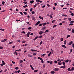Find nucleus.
I'll return each instance as SVG.
<instances>
[{"instance_id": "nucleus-8", "label": "nucleus", "mask_w": 74, "mask_h": 74, "mask_svg": "<svg viewBox=\"0 0 74 74\" xmlns=\"http://www.w3.org/2000/svg\"><path fill=\"white\" fill-rule=\"evenodd\" d=\"M30 66L31 69H32V70H34V68H33V66H32V65H30Z\"/></svg>"}, {"instance_id": "nucleus-22", "label": "nucleus", "mask_w": 74, "mask_h": 74, "mask_svg": "<svg viewBox=\"0 0 74 74\" xmlns=\"http://www.w3.org/2000/svg\"><path fill=\"white\" fill-rule=\"evenodd\" d=\"M0 30H1V31H4V29H0Z\"/></svg>"}, {"instance_id": "nucleus-61", "label": "nucleus", "mask_w": 74, "mask_h": 74, "mask_svg": "<svg viewBox=\"0 0 74 74\" xmlns=\"http://www.w3.org/2000/svg\"><path fill=\"white\" fill-rule=\"evenodd\" d=\"M14 73H17V71H15L14 72Z\"/></svg>"}, {"instance_id": "nucleus-24", "label": "nucleus", "mask_w": 74, "mask_h": 74, "mask_svg": "<svg viewBox=\"0 0 74 74\" xmlns=\"http://www.w3.org/2000/svg\"><path fill=\"white\" fill-rule=\"evenodd\" d=\"M23 13L25 15H27V12H24Z\"/></svg>"}, {"instance_id": "nucleus-10", "label": "nucleus", "mask_w": 74, "mask_h": 74, "mask_svg": "<svg viewBox=\"0 0 74 74\" xmlns=\"http://www.w3.org/2000/svg\"><path fill=\"white\" fill-rule=\"evenodd\" d=\"M59 70V69L58 68H56L54 69V71H58Z\"/></svg>"}, {"instance_id": "nucleus-16", "label": "nucleus", "mask_w": 74, "mask_h": 74, "mask_svg": "<svg viewBox=\"0 0 74 74\" xmlns=\"http://www.w3.org/2000/svg\"><path fill=\"white\" fill-rule=\"evenodd\" d=\"M49 32V30H47L45 31L44 33H47V32Z\"/></svg>"}, {"instance_id": "nucleus-40", "label": "nucleus", "mask_w": 74, "mask_h": 74, "mask_svg": "<svg viewBox=\"0 0 74 74\" xmlns=\"http://www.w3.org/2000/svg\"><path fill=\"white\" fill-rule=\"evenodd\" d=\"M54 63H56V64L58 63V61H57L56 60H55L54 61Z\"/></svg>"}, {"instance_id": "nucleus-45", "label": "nucleus", "mask_w": 74, "mask_h": 74, "mask_svg": "<svg viewBox=\"0 0 74 74\" xmlns=\"http://www.w3.org/2000/svg\"><path fill=\"white\" fill-rule=\"evenodd\" d=\"M54 37H52V38H51V40H53V39H54Z\"/></svg>"}, {"instance_id": "nucleus-54", "label": "nucleus", "mask_w": 74, "mask_h": 74, "mask_svg": "<svg viewBox=\"0 0 74 74\" xmlns=\"http://www.w3.org/2000/svg\"><path fill=\"white\" fill-rule=\"evenodd\" d=\"M12 43H13V42H11L9 43V44H12Z\"/></svg>"}, {"instance_id": "nucleus-27", "label": "nucleus", "mask_w": 74, "mask_h": 74, "mask_svg": "<svg viewBox=\"0 0 74 74\" xmlns=\"http://www.w3.org/2000/svg\"><path fill=\"white\" fill-rule=\"evenodd\" d=\"M32 14H35V12H34V11H33L32 12Z\"/></svg>"}, {"instance_id": "nucleus-63", "label": "nucleus", "mask_w": 74, "mask_h": 74, "mask_svg": "<svg viewBox=\"0 0 74 74\" xmlns=\"http://www.w3.org/2000/svg\"><path fill=\"white\" fill-rule=\"evenodd\" d=\"M45 7V5H43L42 7V8H44Z\"/></svg>"}, {"instance_id": "nucleus-56", "label": "nucleus", "mask_w": 74, "mask_h": 74, "mask_svg": "<svg viewBox=\"0 0 74 74\" xmlns=\"http://www.w3.org/2000/svg\"><path fill=\"white\" fill-rule=\"evenodd\" d=\"M12 63H13V64H15V62L13 61H12Z\"/></svg>"}, {"instance_id": "nucleus-11", "label": "nucleus", "mask_w": 74, "mask_h": 74, "mask_svg": "<svg viewBox=\"0 0 74 74\" xmlns=\"http://www.w3.org/2000/svg\"><path fill=\"white\" fill-rule=\"evenodd\" d=\"M46 24H47V23H42V25L43 26H45L46 25Z\"/></svg>"}, {"instance_id": "nucleus-33", "label": "nucleus", "mask_w": 74, "mask_h": 74, "mask_svg": "<svg viewBox=\"0 0 74 74\" xmlns=\"http://www.w3.org/2000/svg\"><path fill=\"white\" fill-rule=\"evenodd\" d=\"M74 67H73L72 68V69H71V70L72 71H73V70H74Z\"/></svg>"}, {"instance_id": "nucleus-35", "label": "nucleus", "mask_w": 74, "mask_h": 74, "mask_svg": "<svg viewBox=\"0 0 74 74\" xmlns=\"http://www.w3.org/2000/svg\"><path fill=\"white\" fill-rule=\"evenodd\" d=\"M72 32L73 33H74V29H72Z\"/></svg>"}, {"instance_id": "nucleus-60", "label": "nucleus", "mask_w": 74, "mask_h": 74, "mask_svg": "<svg viewBox=\"0 0 74 74\" xmlns=\"http://www.w3.org/2000/svg\"><path fill=\"white\" fill-rule=\"evenodd\" d=\"M50 64H52V61H51L50 62Z\"/></svg>"}, {"instance_id": "nucleus-42", "label": "nucleus", "mask_w": 74, "mask_h": 74, "mask_svg": "<svg viewBox=\"0 0 74 74\" xmlns=\"http://www.w3.org/2000/svg\"><path fill=\"white\" fill-rule=\"evenodd\" d=\"M52 23H53L54 22H55V20H53L52 21Z\"/></svg>"}, {"instance_id": "nucleus-5", "label": "nucleus", "mask_w": 74, "mask_h": 74, "mask_svg": "<svg viewBox=\"0 0 74 74\" xmlns=\"http://www.w3.org/2000/svg\"><path fill=\"white\" fill-rule=\"evenodd\" d=\"M42 33H43V32L42 31H40L39 32V34H40V35H41L42 34Z\"/></svg>"}, {"instance_id": "nucleus-44", "label": "nucleus", "mask_w": 74, "mask_h": 74, "mask_svg": "<svg viewBox=\"0 0 74 74\" xmlns=\"http://www.w3.org/2000/svg\"><path fill=\"white\" fill-rule=\"evenodd\" d=\"M5 3V2L2 1V4H3V5H4V4Z\"/></svg>"}, {"instance_id": "nucleus-25", "label": "nucleus", "mask_w": 74, "mask_h": 74, "mask_svg": "<svg viewBox=\"0 0 74 74\" xmlns=\"http://www.w3.org/2000/svg\"><path fill=\"white\" fill-rule=\"evenodd\" d=\"M67 29H68V30L69 31V32L70 31H71V29H70V28H68Z\"/></svg>"}, {"instance_id": "nucleus-36", "label": "nucleus", "mask_w": 74, "mask_h": 74, "mask_svg": "<svg viewBox=\"0 0 74 74\" xmlns=\"http://www.w3.org/2000/svg\"><path fill=\"white\" fill-rule=\"evenodd\" d=\"M69 61V60H65V62H66V63H67V62H68Z\"/></svg>"}, {"instance_id": "nucleus-14", "label": "nucleus", "mask_w": 74, "mask_h": 74, "mask_svg": "<svg viewBox=\"0 0 74 74\" xmlns=\"http://www.w3.org/2000/svg\"><path fill=\"white\" fill-rule=\"evenodd\" d=\"M51 74H55V71H51Z\"/></svg>"}, {"instance_id": "nucleus-30", "label": "nucleus", "mask_w": 74, "mask_h": 74, "mask_svg": "<svg viewBox=\"0 0 74 74\" xmlns=\"http://www.w3.org/2000/svg\"><path fill=\"white\" fill-rule=\"evenodd\" d=\"M27 7V5H25V6H24L23 7H24V8H26V7Z\"/></svg>"}, {"instance_id": "nucleus-31", "label": "nucleus", "mask_w": 74, "mask_h": 74, "mask_svg": "<svg viewBox=\"0 0 74 74\" xmlns=\"http://www.w3.org/2000/svg\"><path fill=\"white\" fill-rule=\"evenodd\" d=\"M21 33H23V34H25V33H26V32H25V31H23V32H21Z\"/></svg>"}, {"instance_id": "nucleus-43", "label": "nucleus", "mask_w": 74, "mask_h": 74, "mask_svg": "<svg viewBox=\"0 0 74 74\" xmlns=\"http://www.w3.org/2000/svg\"><path fill=\"white\" fill-rule=\"evenodd\" d=\"M7 40V39H5L3 40V41H4V42H5V41H6Z\"/></svg>"}, {"instance_id": "nucleus-59", "label": "nucleus", "mask_w": 74, "mask_h": 74, "mask_svg": "<svg viewBox=\"0 0 74 74\" xmlns=\"http://www.w3.org/2000/svg\"><path fill=\"white\" fill-rule=\"evenodd\" d=\"M59 25L60 26H62V23H60Z\"/></svg>"}, {"instance_id": "nucleus-28", "label": "nucleus", "mask_w": 74, "mask_h": 74, "mask_svg": "<svg viewBox=\"0 0 74 74\" xmlns=\"http://www.w3.org/2000/svg\"><path fill=\"white\" fill-rule=\"evenodd\" d=\"M20 63H23V60H21L20 61Z\"/></svg>"}, {"instance_id": "nucleus-21", "label": "nucleus", "mask_w": 74, "mask_h": 74, "mask_svg": "<svg viewBox=\"0 0 74 74\" xmlns=\"http://www.w3.org/2000/svg\"><path fill=\"white\" fill-rule=\"evenodd\" d=\"M67 70L69 71H71V70H70V68H68Z\"/></svg>"}, {"instance_id": "nucleus-37", "label": "nucleus", "mask_w": 74, "mask_h": 74, "mask_svg": "<svg viewBox=\"0 0 74 74\" xmlns=\"http://www.w3.org/2000/svg\"><path fill=\"white\" fill-rule=\"evenodd\" d=\"M21 49H19V50H16V51H21Z\"/></svg>"}, {"instance_id": "nucleus-34", "label": "nucleus", "mask_w": 74, "mask_h": 74, "mask_svg": "<svg viewBox=\"0 0 74 74\" xmlns=\"http://www.w3.org/2000/svg\"><path fill=\"white\" fill-rule=\"evenodd\" d=\"M32 29V27H30L28 28V30H30Z\"/></svg>"}, {"instance_id": "nucleus-50", "label": "nucleus", "mask_w": 74, "mask_h": 74, "mask_svg": "<svg viewBox=\"0 0 74 74\" xmlns=\"http://www.w3.org/2000/svg\"><path fill=\"white\" fill-rule=\"evenodd\" d=\"M33 55H34V56H35V55H36V53H33Z\"/></svg>"}, {"instance_id": "nucleus-15", "label": "nucleus", "mask_w": 74, "mask_h": 74, "mask_svg": "<svg viewBox=\"0 0 74 74\" xmlns=\"http://www.w3.org/2000/svg\"><path fill=\"white\" fill-rule=\"evenodd\" d=\"M62 47L63 48H66V47L64 45H62Z\"/></svg>"}, {"instance_id": "nucleus-6", "label": "nucleus", "mask_w": 74, "mask_h": 74, "mask_svg": "<svg viewBox=\"0 0 74 74\" xmlns=\"http://www.w3.org/2000/svg\"><path fill=\"white\" fill-rule=\"evenodd\" d=\"M39 18L41 19L42 21H43V17H41V16H39Z\"/></svg>"}, {"instance_id": "nucleus-52", "label": "nucleus", "mask_w": 74, "mask_h": 74, "mask_svg": "<svg viewBox=\"0 0 74 74\" xmlns=\"http://www.w3.org/2000/svg\"><path fill=\"white\" fill-rule=\"evenodd\" d=\"M19 13L20 14H21L22 15H23V13H22V12H20Z\"/></svg>"}, {"instance_id": "nucleus-38", "label": "nucleus", "mask_w": 74, "mask_h": 74, "mask_svg": "<svg viewBox=\"0 0 74 74\" xmlns=\"http://www.w3.org/2000/svg\"><path fill=\"white\" fill-rule=\"evenodd\" d=\"M70 37V35H68V36H67L66 38H68L69 37Z\"/></svg>"}, {"instance_id": "nucleus-26", "label": "nucleus", "mask_w": 74, "mask_h": 74, "mask_svg": "<svg viewBox=\"0 0 74 74\" xmlns=\"http://www.w3.org/2000/svg\"><path fill=\"white\" fill-rule=\"evenodd\" d=\"M22 42V43H25V42H26V41H25V40H23Z\"/></svg>"}, {"instance_id": "nucleus-51", "label": "nucleus", "mask_w": 74, "mask_h": 74, "mask_svg": "<svg viewBox=\"0 0 74 74\" xmlns=\"http://www.w3.org/2000/svg\"><path fill=\"white\" fill-rule=\"evenodd\" d=\"M39 26H42V24L40 23V24H39Z\"/></svg>"}, {"instance_id": "nucleus-48", "label": "nucleus", "mask_w": 74, "mask_h": 74, "mask_svg": "<svg viewBox=\"0 0 74 74\" xmlns=\"http://www.w3.org/2000/svg\"><path fill=\"white\" fill-rule=\"evenodd\" d=\"M14 52H15V53H16V55H18V54L17 53V52H16V51H15Z\"/></svg>"}, {"instance_id": "nucleus-3", "label": "nucleus", "mask_w": 74, "mask_h": 74, "mask_svg": "<svg viewBox=\"0 0 74 74\" xmlns=\"http://www.w3.org/2000/svg\"><path fill=\"white\" fill-rule=\"evenodd\" d=\"M27 37H29V36H30V32L27 33Z\"/></svg>"}, {"instance_id": "nucleus-62", "label": "nucleus", "mask_w": 74, "mask_h": 74, "mask_svg": "<svg viewBox=\"0 0 74 74\" xmlns=\"http://www.w3.org/2000/svg\"><path fill=\"white\" fill-rule=\"evenodd\" d=\"M68 19L69 21H71V18H69Z\"/></svg>"}, {"instance_id": "nucleus-1", "label": "nucleus", "mask_w": 74, "mask_h": 74, "mask_svg": "<svg viewBox=\"0 0 74 74\" xmlns=\"http://www.w3.org/2000/svg\"><path fill=\"white\" fill-rule=\"evenodd\" d=\"M40 21H39L37 22L35 24V26H37V25H38L39 24H40Z\"/></svg>"}, {"instance_id": "nucleus-57", "label": "nucleus", "mask_w": 74, "mask_h": 74, "mask_svg": "<svg viewBox=\"0 0 74 74\" xmlns=\"http://www.w3.org/2000/svg\"><path fill=\"white\" fill-rule=\"evenodd\" d=\"M61 41H63V38H61Z\"/></svg>"}, {"instance_id": "nucleus-49", "label": "nucleus", "mask_w": 74, "mask_h": 74, "mask_svg": "<svg viewBox=\"0 0 74 74\" xmlns=\"http://www.w3.org/2000/svg\"><path fill=\"white\" fill-rule=\"evenodd\" d=\"M42 44V41H41L40 43V45H41V44Z\"/></svg>"}, {"instance_id": "nucleus-19", "label": "nucleus", "mask_w": 74, "mask_h": 74, "mask_svg": "<svg viewBox=\"0 0 74 74\" xmlns=\"http://www.w3.org/2000/svg\"><path fill=\"white\" fill-rule=\"evenodd\" d=\"M62 16H65V17L67 16V15H66L62 14Z\"/></svg>"}, {"instance_id": "nucleus-64", "label": "nucleus", "mask_w": 74, "mask_h": 74, "mask_svg": "<svg viewBox=\"0 0 74 74\" xmlns=\"http://www.w3.org/2000/svg\"><path fill=\"white\" fill-rule=\"evenodd\" d=\"M72 47L73 48H74V44H73L72 45Z\"/></svg>"}, {"instance_id": "nucleus-39", "label": "nucleus", "mask_w": 74, "mask_h": 74, "mask_svg": "<svg viewBox=\"0 0 74 74\" xmlns=\"http://www.w3.org/2000/svg\"><path fill=\"white\" fill-rule=\"evenodd\" d=\"M15 69H16V70H18L19 69V68L18 67H16L15 68Z\"/></svg>"}, {"instance_id": "nucleus-58", "label": "nucleus", "mask_w": 74, "mask_h": 74, "mask_svg": "<svg viewBox=\"0 0 74 74\" xmlns=\"http://www.w3.org/2000/svg\"><path fill=\"white\" fill-rule=\"evenodd\" d=\"M71 15H72V16H74V14L73 13H72L71 14Z\"/></svg>"}, {"instance_id": "nucleus-4", "label": "nucleus", "mask_w": 74, "mask_h": 74, "mask_svg": "<svg viewBox=\"0 0 74 74\" xmlns=\"http://www.w3.org/2000/svg\"><path fill=\"white\" fill-rule=\"evenodd\" d=\"M60 68H61V69H64L65 68H66V66H65L64 65V66H61L60 67Z\"/></svg>"}, {"instance_id": "nucleus-32", "label": "nucleus", "mask_w": 74, "mask_h": 74, "mask_svg": "<svg viewBox=\"0 0 74 74\" xmlns=\"http://www.w3.org/2000/svg\"><path fill=\"white\" fill-rule=\"evenodd\" d=\"M66 41H66V40H65V41H64V45H66Z\"/></svg>"}, {"instance_id": "nucleus-12", "label": "nucleus", "mask_w": 74, "mask_h": 74, "mask_svg": "<svg viewBox=\"0 0 74 74\" xmlns=\"http://www.w3.org/2000/svg\"><path fill=\"white\" fill-rule=\"evenodd\" d=\"M63 66H65V64H65V62L64 61L62 63Z\"/></svg>"}, {"instance_id": "nucleus-29", "label": "nucleus", "mask_w": 74, "mask_h": 74, "mask_svg": "<svg viewBox=\"0 0 74 74\" xmlns=\"http://www.w3.org/2000/svg\"><path fill=\"white\" fill-rule=\"evenodd\" d=\"M56 26H57V25H53L52 27L53 28H54V27H56Z\"/></svg>"}, {"instance_id": "nucleus-18", "label": "nucleus", "mask_w": 74, "mask_h": 74, "mask_svg": "<svg viewBox=\"0 0 74 74\" xmlns=\"http://www.w3.org/2000/svg\"><path fill=\"white\" fill-rule=\"evenodd\" d=\"M4 64H5V63H3L1 64L0 65L1 66H3V65H4Z\"/></svg>"}, {"instance_id": "nucleus-55", "label": "nucleus", "mask_w": 74, "mask_h": 74, "mask_svg": "<svg viewBox=\"0 0 74 74\" xmlns=\"http://www.w3.org/2000/svg\"><path fill=\"white\" fill-rule=\"evenodd\" d=\"M46 55V54H44L42 55H41L43 56H45V55Z\"/></svg>"}, {"instance_id": "nucleus-2", "label": "nucleus", "mask_w": 74, "mask_h": 74, "mask_svg": "<svg viewBox=\"0 0 74 74\" xmlns=\"http://www.w3.org/2000/svg\"><path fill=\"white\" fill-rule=\"evenodd\" d=\"M73 41H71L70 42H69L68 43V45H71V44H72V43H73Z\"/></svg>"}, {"instance_id": "nucleus-47", "label": "nucleus", "mask_w": 74, "mask_h": 74, "mask_svg": "<svg viewBox=\"0 0 74 74\" xmlns=\"http://www.w3.org/2000/svg\"><path fill=\"white\" fill-rule=\"evenodd\" d=\"M31 51H32V52H34L35 51V50L32 49Z\"/></svg>"}, {"instance_id": "nucleus-46", "label": "nucleus", "mask_w": 74, "mask_h": 74, "mask_svg": "<svg viewBox=\"0 0 74 74\" xmlns=\"http://www.w3.org/2000/svg\"><path fill=\"white\" fill-rule=\"evenodd\" d=\"M3 49V47H0V49Z\"/></svg>"}, {"instance_id": "nucleus-23", "label": "nucleus", "mask_w": 74, "mask_h": 74, "mask_svg": "<svg viewBox=\"0 0 74 74\" xmlns=\"http://www.w3.org/2000/svg\"><path fill=\"white\" fill-rule=\"evenodd\" d=\"M58 64L59 65H61L62 64V63L60 62H58Z\"/></svg>"}, {"instance_id": "nucleus-53", "label": "nucleus", "mask_w": 74, "mask_h": 74, "mask_svg": "<svg viewBox=\"0 0 74 74\" xmlns=\"http://www.w3.org/2000/svg\"><path fill=\"white\" fill-rule=\"evenodd\" d=\"M74 21H70V23H74Z\"/></svg>"}, {"instance_id": "nucleus-13", "label": "nucleus", "mask_w": 74, "mask_h": 74, "mask_svg": "<svg viewBox=\"0 0 74 74\" xmlns=\"http://www.w3.org/2000/svg\"><path fill=\"white\" fill-rule=\"evenodd\" d=\"M51 52H50L49 53V54H48V56L49 57V56H50L51 55Z\"/></svg>"}, {"instance_id": "nucleus-9", "label": "nucleus", "mask_w": 74, "mask_h": 74, "mask_svg": "<svg viewBox=\"0 0 74 74\" xmlns=\"http://www.w3.org/2000/svg\"><path fill=\"white\" fill-rule=\"evenodd\" d=\"M34 0L31 1H30V3L31 4H32V3H34Z\"/></svg>"}, {"instance_id": "nucleus-7", "label": "nucleus", "mask_w": 74, "mask_h": 74, "mask_svg": "<svg viewBox=\"0 0 74 74\" xmlns=\"http://www.w3.org/2000/svg\"><path fill=\"white\" fill-rule=\"evenodd\" d=\"M46 28H47V27L45 26H44L42 28V29L43 30H45V29H46Z\"/></svg>"}, {"instance_id": "nucleus-20", "label": "nucleus", "mask_w": 74, "mask_h": 74, "mask_svg": "<svg viewBox=\"0 0 74 74\" xmlns=\"http://www.w3.org/2000/svg\"><path fill=\"white\" fill-rule=\"evenodd\" d=\"M42 36H40L38 37V38H42Z\"/></svg>"}, {"instance_id": "nucleus-17", "label": "nucleus", "mask_w": 74, "mask_h": 74, "mask_svg": "<svg viewBox=\"0 0 74 74\" xmlns=\"http://www.w3.org/2000/svg\"><path fill=\"white\" fill-rule=\"evenodd\" d=\"M38 71V70H35L34 71V73H36V72H37Z\"/></svg>"}, {"instance_id": "nucleus-41", "label": "nucleus", "mask_w": 74, "mask_h": 74, "mask_svg": "<svg viewBox=\"0 0 74 74\" xmlns=\"http://www.w3.org/2000/svg\"><path fill=\"white\" fill-rule=\"evenodd\" d=\"M74 25L73 23H70L69 24V25H71V26H73Z\"/></svg>"}]
</instances>
